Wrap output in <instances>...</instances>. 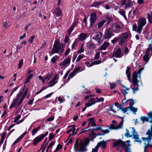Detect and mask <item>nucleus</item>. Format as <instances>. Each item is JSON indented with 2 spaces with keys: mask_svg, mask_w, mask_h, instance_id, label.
<instances>
[{
  "mask_svg": "<svg viewBox=\"0 0 152 152\" xmlns=\"http://www.w3.org/2000/svg\"><path fill=\"white\" fill-rule=\"evenodd\" d=\"M25 86L20 89L15 97L13 99L10 108H18L22 103L24 99L26 97L28 93V89H26L23 92Z\"/></svg>",
  "mask_w": 152,
  "mask_h": 152,
  "instance_id": "obj_1",
  "label": "nucleus"
},
{
  "mask_svg": "<svg viewBox=\"0 0 152 152\" xmlns=\"http://www.w3.org/2000/svg\"><path fill=\"white\" fill-rule=\"evenodd\" d=\"M143 70V68L140 69L137 72L136 71H134L132 75V83L134 86L132 88L133 94L135 93L139 90V88L140 85H142V83L141 80L140 75L142 71Z\"/></svg>",
  "mask_w": 152,
  "mask_h": 152,
  "instance_id": "obj_2",
  "label": "nucleus"
},
{
  "mask_svg": "<svg viewBox=\"0 0 152 152\" xmlns=\"http://www.w3.org/2000/svg\"><path fill=\"white\" fill-rule=\"evenodd\" d=\"M114 142L113 143V148H115L117 150L121 151L124 149H125V152H131L129 148L130 146V141L129 140L124 142L121 139L114 140Z\"/></svg>",
  "mask_w": 152,
  "mask_h": 152,
  "instance_id": "obj_3",
  "label": "nucleus"
},
{
  "mask_svg": "<svg viewBox=\"0 0 152 152\" xmlns=\"http://www.w3.org/2000/svg\"><path fill=\"white\" fill-rule=\"evenodd\" d=\"M131 36V34L130 32L121 33L119 35L118 38H114L111 40V42L113 43H115L118 40V45L122 46L126 39L128 38L130 39Z\"/></svg>",
  "mask_w": 152,
  "mask_h": 152,
  "instance_id": "obj_4",
  "label": "nucleus"
},
{
  "mask_svg": "<svg viewBox=\"0 0 152 152\" xmlns=\"http://www.w3.org/2000/svg\"><path fill=\"white\" fill-rule=\"evenodd\" d=\"M64 45L62 43L55 42L51 51L52 54L58 53L61 55L64 51Z\"/></svg>",
  "mask_w": 152,
  "mask_h": 152,
  "instance_id": "obj_5",
  "label": "nucleus"
},
{
  "mask_svg": "<svg viewBox=\"0 0 152 152\" xmlns=\"http://www.w3.org/2000/svg\"><path fill=\"white\" fill-rule=\"evenodd\" d=\"M77 140L74 145V149L77 152H85L87 151L86 148V142H81L80 145H79Z\"/></svg>",
  "mask_w": 152,
  "mask_h": 152,
  "instance_id": "obj_6",
  "label": "nucleus"
},
{
  "mask_svg": "<svg viewBox=\"0 0 152 152\" xmlns=\"http://www.w3.org/2000/svg\"><path fill=\"white\" fill-rule=\"evenodd\" d=\"M113 31L116 33H118L122 28L121 24L117 22H114L111 26Z\"/></svg>",
  "mask_w": 152,
  "mask_h": 152,
  "instance_id": "obj_7",
  "label": "nucleus"
},
{
  "mask_svg": "<svg viewBox=\"0 0 152 152\" xmlns=\"http://www.w3.org/2000/svg\"><path fill=\"white\" fill-rule=\"evenodd\" d=\"M152 52V41L151 43L149 44V46L147 48L146 51L145 53V55L143 57V61L147 63L149 61L150 58L149 57V55L150 54V52Z\"/></svg>",
  "mask_w": 152,
  "mask_h": 152,
  "instance_id": "obj_8",
  "label": "nucleus"
},
{
  "mask_svg": "<svg viewBox=\"0 0 152 152\" xmlns=\"http://www.w3.org/2000/svg\"><path fill=\"white\" fill-rule=\"evenodd\" d=\"M48 134V132H46L45 134L39 135L35 138L33 140V144L35 145L40 142Z\"/></svg>",
  "mask_w": 152,
  "mask_h": 152,
  "instance_id": "obj_9",
  "label": "nucleus"
},
{
  "mask_svg": "<svg viewBox=\"0 0 152 152\" xmlns=\"http://www.w3.org/2000/svg\"><path fill=\"white\" fill-rule=\"evenodd\" d=\"M89 99L90 100L88 103H86V105L87 107H89L95 104L96 102V98L93 97L91 95H88L84 97V99L86 100Z\"/></svg>",
  "mask_w": 152,
  "mask_h": 152,
  "instance_id": "obj_10",
  "label": "nucleus"
},
{
  "mask_svg": "<svg viewBox=\"0 0 152 152\" xmlns=\"http://www.w3.org/2000/svg\"><path fill=\"white\" fill-rule=\"evenodd\" d=\"M70 56H69L68 57L65 58L62 61L60 62L59 65L65 68L67 67L70 64Z\"/></svg>",
  "mask_w": 152,
  "mask_h": 152,
  "instance_id": "obj_11",
  "label": "nucleus"
},
{
  "mask_svg": "<svg viewBox=\"0 0 152 152\" xmlns=\"http://www.w3.org/2000/svg\"><path fill=\"white\" fill-rule=\"evenodd\" d=\"M93 39L97 41L99 44H101L102 42V34L100 32L95 33L93 34Z\"/></svg>",
  "mask_w": 152,
  "mask_h": 152,
  "instance_id": "obj_12",
  "label": "nucleus"
},
{
  "mask_svg": "<svg viewBox=\"0 0 152 152\" xmlns=\"http://www.w3.org/2000/svg\"><path fill=\"white\" fill-rule=\"evenodd\" d=\"M141 139L143 141L144 144L145 145L144 152H145L147 150V147H152V145L151 143V140L149 142V141H148L147 137H142Z\"/></svg>",
  "mask_w": 152,
  "mask_h": 152,
  "instance_id": "obj_13",
  "label": "nucleus"
},
{
  "mask_svg": "<svg viewBox=\"0 0 152 152\" xmlns=\"http://www.w3.org/2000/svg\"><path fill=\"white\" fill-rule=\"evenodd\" d=\"M97 19L96 13L94 12L91 13L90 15V26H91L94 24Z\"/></svg>",
  "mask_w": 152,
  "mask_h": 152,
  "instance_id": "obj_14",
  "label": "nucleus"
},
{
  "mask_svg": "<svg viewBox=\"0 0 152 152\" xmlns=\"http://www.w3.org/2000/svg\"><path fill=\"white\" fill-rule=\"evenodd\" d=\"M113 32L111 28H109L107 29H106L104 35L105 39H109L110 38L114 35Z\"/></svg>",
  "mask_w": 152,
  "mask_h": 152,
  "instance_id": "obj_15",
  "label": "nucleus"
},
{
  "mask_svg": "<svg viewBox=\"0 0 152 152\" xmlns=\"http://www.w3.org/2000/svg\"><path fill=\"white\" fill-rule=\"evenodd\" d=\"M132 135L133 136V138L135 140L134 141L137 142L140 144L142 143V141L139 138V135L137 134V132L134 128H132Z\"/></svg>",
  "mask_w": 152,
  "mask_h": 152,
  "instance_id": "obj_16",
  "label": "nucleus"
},
{
  "mask_svg": "<svg viewBox=\"0 0 152 152\" xmlns=\"http://www.w3.org/2000/svg\"><path fill=\"white\" fill-rule=\"evenodd\" d=\"M148 118L145 116H141L140 118V119L144 123L145 121H149V119H150L151 120L149 121L150 123H152V112H150L147 114Z\"/></svg>",
  "mask_w": 152,
  "mask_h": 152,
  "instance_id": "obj_17",
  "label": "nucleus"
},
{
  "mask_svg": "<svg viewBox=\"0 0 152 152\" xmlns=\"http://www.w3.org/2000/svg\"><path fill=\"white\" fill-rule=\"evenodd\" d=\"M123 55V53L121 52V49L119 48L117 49L115 53L113 54V57H115L117 58H121Z\"/></svg>",
  "mask_w": 152,
  "mask_h": 152,
  "instance_id": "obj_18",
  "label": "nucleus"
},
{
  "mask_svg": "<svg viewBox=\"0 0 152 152\" xmlns=\"http://www.w3.org/2000/svg\"><path fill=\"white\" fill-rule=\"evenodd\" d=\"M146 23V19L145 18H140L138 20V26L143 27Z\"/></svg>",
  "mask_w": 152,
  "mask_h": 152,
  "instance_id": "obj_19",
  "label": "nucleus"
},
{
  "mask_svg": "<svg viewBox=\"0 0 152 152\" xmlns=\"http://www.w3.org/2000/svg\"><path fill=\"white\" fill-rule=\"evenodd\" d=\"M76 130L75 126V125H71L68 126L66 132L69 133L72 132V133H75Z\"/></svg>",
  "mask_w": 152,
  "mask_h": 152,
  "instance_id": "obj_20",
  "label": "nucleus"
},
{
  "mask_svg": "<svg viewBox=\"0 0 152 152\" xmlns=\"http://www.w3.org/2000/svg\"><path fill=\"white\" fill-rule=\"evenodd\" d=\"M137 12V9L131 10L129 11L128 14V17L131 19H132L134 17Z\"/></svg>",
  "mask_w": 152,
  "mask_h": 152,
  "instance_id": "obj_21",
  "label": "nucleus"
},
{
  "mask_svg": "<svg viewBox=\"0 0 152 152\" xmlns=\"http://www.w3.org/2000/svg\"><path fill=\"white\" fill-rule=\"evenodd\" d=\"M88 34L82 33L80 34L78 36V39L80 41L85 40L88 37Z\"/></svg>",
  "mask_w": 152,
  "mask_h": 152,
  "instance_id": "obj_22",
  "label": "nucleus"
},
{
  "mask_svg": "<svg viewBox=\"0 0 152 152\" xmlns=\"http://www.w3.org/2000/svg\"><path fill=\"white\" fill-rule=\"evenodd\" d=\"M80 70V69L79 68H76L70 74L68 77V80H69L71 78H72L77 73H78V71Z\"/></svg>",
  "mask_w": 152,
  "mask_h": 152,
  "instance_id": "obj_23",
  "label": "nucleus"
},
{
  "mask_svg": "<svg viewBox=\"0 0 152 152\" xmlns=\"http://www.w3.org/2000/svg\"><path fill=\"white\" fill-rule=\"evenodd\" d=\"M101 61L100 60L96 61L91 63H90L89 62H86L85 64L88 67H91L93 66L100 64L101 63Z\"/></svg>",
  "mask_w": 152,
  "mask_h": 152,
  "instance_id": "obj_24",
  "label": "nucleus"
},
{
  "mask_svg": "<svg viewBox=\"0 0 152 152\" xmlns=\"http://www.w3.org/2000/svg\"><path fill=\"white\" fill-rule=\"evenodd\" d=\"M104 2H105L104 1H102L100 2L95 1L92 3V4L91 5V7L99 8V6H100L102 4H104Z\"/></svg>",
  "mask_w": 152,
  "mask_h": 152,
  "instance_id": "obj_25",
  "label": "nucleus"
},
{
  "mask_svg": "<svg viewBox=\"0 0 152 152\" xmlns=\"http://www.w3.org/2000/svg\"><path fill=\"white\" fill-rule=\"evenodd\" d=\"M108 141V140L106 141L103 140L102 141L98 142L96 146H97L98 148H99V147L100 146H101L102 148H105Z\"/></svg>",
  "mask_w": 152,
  "mask_h": 152,
  "instance_id": "obj_26",
  "label": "nucleus"
},
{
  "mask_svg": "<svg viewBox=\"0 0 152 152\" xmlns=\"http://www.w3.org/2000/svg\"><path fill=\"white\" fill-rule=\"evenodd\" d=\"M87 121H88L89 122L88 123V128L90 126H96V124L95 123L94 118H91L87 120Z\"/></svg>",
  "mask_w": 152,
  "mask_h": 152,
  "instance_id": "obj_27",
  "label": "nucleus"
},
{
  "mask_svg": "<svg viewBox=\"0 0 152 152\" xmlns=\"http://www.w3.org/2000/svg\"><path fill=\"white\" fill-rule=\"evenodd\" d=\"M53 13L57 17L61 16L62 15V11L59 7L57 8L54 10Z\"/></svg>",
  "mask_w": 152,
  "mask_h": 152,
  "instance_id": "obj_28",
  "label": "nucleus"
},
{
  "mask_svg": "<svg viewBox=\"0 0 152 152\" xmlns=\"http://www.w3.org/2000/svg\"><path fill=\"white\" fill-rule=\"evenodd\" d=\"M58 81L57 79V77L56 76L54 77L53 79L50 81L49 84V87H51L53 86L55 84H56Z\"/></svg>",
  "mask_w": 152,
  "mask_h": 152,
  "instance_id": "obj_29",
  "label": "nucleus"
},
{
  "mask_svg": "<svg viewBox=\"0 0 152 152\" xmlns=\"http://www.w3.org/2000/svg\"><path fill=\"white\" fill-rule=\"evenodd\" d=\"M132 4L131 0H127L126 3L125 4L124 9L128 10L132 7Z\"/></svg>",
  "mask_w": 152,
  "mask_h": 152,
  "instance_id": "obj_30",
  "label": "nucleus"
},
{
  "mask_svg": "<svg viewBox=\"0 0 152 152\" xmlns=\"http://www.w3.org/2000/svg\"><path fill=\"white\" fill-rule=\"evenodd\" d=\"M110 43L107 42H104L100 47V50H105L109 45Z\"/></svg>",
  "mask_w": 152,
  "mask_h": 152,
  "instance_id": "obj_31",
  "label": "nucleus"
},
{
  "mask_svg": "<svg viewBox=\"0 0 152 152\" xmlns=\"http://www.w3.org/2000/svg\"><path fill=\"white\" fill-rule=\"evenodd\" d=\"M87 129H88V127L82 129L79 134H80L84 132H86V133L89 134L91 133L89 132H93V131L92 130V129H89L88 130H87Z\"/></svg>",
  "mask_w": 152,
  "mask_h": 152,
  "instance_id": "obj_32",
  "label": "nucleus"
},
{
  "mask_svg": "<svg viewBox=\"0 0 152 152\" xmlns=\"http://www.w3.org/2000/svg\"><path fill=\"white\" fill-rule=\"evenodd\" d=\"M131 69V68H129V66H127V69L126 71V74L127 75V77L128 78V79L130 81H131V72L130 71V70Z\"/></svg>",
  "mask_w": 152,
  "mask_h": 152,
  "instance_id": "obj_33",
  "label": "nucleus"
},
{
  "mask_svg": "<svg viewBox=\"0 0 152 152\" xmlns=\"http://www.w3.org/2000/svg\"><path fill=\"white\" fill-rule=\"evenodd\" d=\"M87 47L89 49H93L95 47V45L91 42H88L87 43Z\"/></svg>",
  "mask_w": 152,
  "mask_h": 152,
  "instance_id": "obj_34",
  "label": "nucleus"
},
{
  "mask_svg": "<svg viewBox=\"0 0 152 152\" xmlns=\"http://www.w3.org/2000/svg\"><path fill=\"white\" fill-rule=\"evenodd\" d=\"M118 12L121 15L124 17L126 20H127V19L126 17L125 14L126 12L125 11L122 9H120V10L118 11Z\"/></svg>",
  "mask_w": 152,
  "mask_h": 152,
  "instance_id": "obj_35",
  "label": "nucleus"
},
{
  "mask_svg": "<svg viewBox=\"0 0 152 152\" xmlns=\"http://www.w3.org/2000/svg\"><path fill=\"white\" fill-rule=\"evenodd\" d=\"M41 126L33 129L31 131L32 135L34 136L35 134L40 129Z\"/></svg>",
  "mask_w": 152,
  "mask_h": 152,
  "instance_id": "obj_36",
  "label": "nucleus"
},
{
  "mask_svg": "<svg viewBox=\"0 0 152 152\" xmlns=\"http://www.w3.org/2000/svg\"><path fill=\"white\" fill-rule=\"evenodd\" d=\"M147 18L149 23H152V12H151L150 13H148L147 14Z\"/></svg>",
  "mask_w": 152,
  "mask_h": 152,
  "instance_id": "obj_37",
  "label": "nucleus"
},
{
  "mask_svg": "<svg viewBox=\"0 0 152 152\" xmlns=\"http://www.w3.org/2000/svg\"><path fill=\"white\" fill-rule=\"evenodd\" d=\"M106 20H102L99 22L98 25V28H100L102 27L104 24L105 23Z\"/></svg>",
  "mask_w": 152,
  "mask_h": 152,
  "instance_id": "obj_38",
  "label": "nucleus"
},
{
  "mask_svg": "<svg viewBox=\"0 0 152 152\" xmlns=\"http://www.w3.org/2000/svg\"><path fill=\"white\" fill-rule=\"evenodd\" d=\"M59 58V57H58V56L56 55L51 58V61L53 64H55L56 63V61Z\"/></svg>",
  "mask_w": 152,
  "mask_h": 152,
  "instance_id": "obj_39",
  "label": "nucleus"
},
{
  "mask_svg": "<svg viewBox=\"0 0 152 152\" xmlns=\"http://www.w3.org/2000/svg\"><path fill=\"white\" fill-rule=\"evenodd\" d=\"M107 107H109V108L107 109V111H112L113 113H115L116 111L113 109V104H111L110 106H107Z\"/></svg>",
  "mask_w": 152,
  "mask_h": 152,
  "instance_id": "obj_40",
  "label": "nucleus"
},
{
  "mask_svg": "<svg viewBox=\"0 0 152 152\" xmlns=\"http://www.w3.org/2000/svg\"><path fill=\"white\" fill-rule=\"evenodd\" d=\"M85 57V56L83 54H80L78 56L76 60V62H77L80 61L83 58Z\"/></svg>",
  "mask_w": 152,
  "mask_h": 152,
  "instance_id": "obj_41",
  "label": "nucleus"
},
{
  "mask_svg": "<svg viewBox=\"0 0 152 152\" xmlns=\"http://www.w3.org/2000/svg\"><path fill=\"white\" fill-rule=\"evenodd\" d=\"M84 44H82L80 48V49L77 51V53L78 54L83 53L84 51V49L83 48Z\"/></svg>",
  "mask_w": 152,
  "mask_h": 152,
  "instance_id": "obj_42",
  "label": "nucleus"
},
{
  "mask_svg": "<svg viewBox=\"0 0 152 152\" xmlns=\"http://www.w3.org/2000/svg\"><path fill=\"white\" fill-rule=\"evenodd\" d=\"M124 121L123 118H122V121L121 122H120L119 124L116 126L117 129H121L122 128L123 126V122Z\"/></svg>",
  "mask_w": 152,
  "mask_h": 152,
  "instance_id": "obj_43",
  "label": "nucleus"
},
{
  "mask_svg": "<svg viewBox=\"0 0 152 152\" xmlns=\"http://www.w3.org/2000/svg\"><path fill=\"white\" fill-rule=\"evenodd\" d=\"M130 110L133 112L134 115L136 114V112L137 111V108H135L133 107H130Z\"/></svg>",
  "mask_w": 152,
  "mask_h": 152,
  "instance_id": "obj_44",
  "label": "nucleus"
},
{
  "mask_svg": "<svg viewBox=\"0 0 152 152\" xmlns=\"http://www.w3.org/2000/svg\"><path fill=\"white\" fill-rule=\"evenodd\" d=\"M23 63V59H20L19 62V64L18 66V68L19 69L21 68V66Z\"/></svg>",
  "mask_w": 152,
  "mask_h": 152,
  "instance_id": "obj_45",
  "label": "nucleus"
},
{
  "mask_svg": "<svg viewBox=\"0 0 152 152\" xmlns=\"http://www.w3.org/2000/svg\"><path fill=\"white\" fill-rule=\"evenodd\" d=\"M127 102L129 103L130 107H132V106L134 104V101L131 99H128L127 100Z\"/></svg>",
  "mask_w": 152,
  "mask_h": 152,
  "instance_id": "obj_46",
  "label": "nucleus"
},
{
  "mask_svg": "<svg viewBox=\"0 0 152 152\" xmlns=\"http://www.w3.org/2000/svg\"><path fill=\"white\" fill-rule=\"evenodd\" d=\"M143 27L142 26H138V28L136 31L137 33L139 34H140L142 29Z\"/></svg>",
  "mask_w": 152,
  "mask_h": 152,
  "instance_id": "obj_47",
  "label": "nucleus"
},
{
  "mask_svg": "<svg viewBox=\"0 0 152 152\" xmlns=\"http://www.w3.org/2000/svg\"><path fill=\"white\" fill-rule=\"evenodd\" d=\"M55 135L53 134V133H50L49 134V141H50L52 139L54 138L55 136Z\"/></svg>",
  "mask_w": 152,
  "mask_h": 152,
  "instance_id": "obj_48",
  "label": "nucleus"
},
{
  "mask_svg": "<svg viewBox=\"0 0 152 152\" xmlns=\"http://www.w3.org/2000/svg\"><path fill=\"white\" fill-rule=\"evenodd\" d=\"M120 107L123 113H126L128 109L129 108V107H125L123 108L121 106H120Z\"/></svg>",
  "mask_w": 152,
  "mask_h": 152,
  "instance_id": "obj_49",
  "label": "nucleus"
},
{
  "mask_svg": "<svg viewBox=\"0 0 152 152\" xmlns=\"http://www.w3.org/2000/svg\"><path fill=\"white\" fill-rule=\"evenodd\" d=\"M47 140H48L47 138H46L45 139V141H44V144H43V145H42V149H43V150H45V148H46V145H47V144L48 143V142H47L46 143V144H45V145L44 146V144L46 142H47Z\"/></svg>",
  "mask_w": 152,
  "mask_h": 152,
  "instance_id": "obj_50",
  "label": "nucleus"
},
{
  "mask_svg": "<svg viewBox=\"0 0 152 152\" xmlns=\"http://www.w3.org/2000/svg\"><path fill=\"white\" fill-rule=\"evenodd\" d=\"M62 148V145L60 144L58 145L56 149L54 151V152H56L57 151L60 150Z\"/></svg>",
  "mask_w": 152,
  "mask_h": 152,
  "instance_id": "obj_51",
  "label": "nucleus"
},
{
  "mask_svg": "<svg viewBox=\"0 0 152 152\" xmlns=\"http://www.w3.org/2000/svg\"><path fill=\"white\" fill-rule=\"evenodd\" d=\"M35 37L34 36H31L28 39V42L32 43L33 42V40L34 39Z\"/></svg>",
  "mask_w": 152,
  "mask_h": 152,
  "instance_id": "obj_52",
  "label": "nucleus"
},
{
  "mask_svg": "<svg viewBox=\"0 0 152 152\" xmlns=\"http://www.w3.org/2000/svg\"><path fill=\"white\" fill-rule=\"evenodd\" d=\"M126 133H125V136H126L127 137H132V135L130 134L129 131L128 129H126Z\"/></svg>",
  "mask_w": 152,
  "mask_h": 152,
  "instance_id": "obj_53",
  "label": "nucleus"
},
{
  "mask_svg": "<svg viewBox=\"0 0 152 152\" xmlns=\"http://www.w3.org/2000/svg\"><path fill=\"white\" fill-rule=\"evenodd\" d=\"M100 53L99 52H96L95 55L94 59L96 60L98 59L99 58Z\"/></svg>",
  "mask_w": 152,
  "mask_h": 152,
  "instance_id": "obj_54",
  "label": "nucleus"
},
{
  "mask_svg": "<svg viewBox=\"0 0 152 152\" xmlns=\"http://www.w3.org/2000/svg\"><path fill=\"white\" fill-rule=\"evenodd\" d=\"M106 19L107 20V24H109L113 20L112 18L107 16H106Z\"/></svg>",
  "mask_w": 152,
  "mask_h": 152,
  "instance_id": "obj_55",
  "label": "nucleus"
},
{
  "mask_svg": "<svg viewBox=\"0 0 152 152\" xmlns=\"http://www.w3.org/2000/svg\"><path fill=\"white\" fill-rule=\"evenodd\" d=\"M117 127H116V126H115L114 125L111 124L109 127L110 130H111V129H117Z\"/></svg>",
  "mask_w": 152,
  "mask_h": 152,
  "instance_id": "obj_56",
  "label": "nucleus"
},
{
  "mask_svg": "<svg viewBox=\"0 0 152 152\" xmlns=\"http://www.w3.org/2000/svg\"><path fill=\"white\" fill-rule=\"evenodd\" d=\"M21 118V115H18L15 118L14 121V122L15 123H16Z\"/></svg>",
  "mask_w": 152,
  "mask_h": 152,
  "instance_id": "obj_57",
  "label": "nucleus"
},
{
  "mask_svg": "<svg viewBox=\"0 0 152 152\" xmlns=\"http://www.w3.org/2000/svg\"><path fill=\"white\" fill-rule=\"evenodd\" d=\"M96 99L97 100L96 102H100L103 101L104 99L103 97H101L99 98H98L97 97H96Z\"/></svg>",
  "mask_w": 152,
  "mask_h": 152,
  "instance_id": "obj_58",
  "label": "nucleus"
},
{
  "mask_svg": "<svg viewBox=\"0 0 152 152\" xmlns=\"http://www.w3.org/2000/svg\"><path fill=\"white\" fill-rule=\"evenodd\" d=\"M53 94V93L51 92V93L47 94V95L43 97V99H47L49 97H50L52 96V95Z\"/></svg>",
  "mask_w": 152,
  "mask_h": 152,
  "instance_id": "obj_59",
  "label": "nucleus"
},
{
  "mask_svg": "<svg viewBox=\"0 0 152 152\" xmlns=\"http://www.w3.org/2000/svg\"><path fill=\"white\" fill-rule=\"evenodd\" d=\"M54 117H50L46 119V121L50 122L53 121L54 120Z\"/></svg>",
  "mask_w": 152,
  "mask_h": 152,
  "instance_id": "obj_60",
  "label": "nucleus"
},
{
  "mask_svg": "<svg viewBox=\"0 0 152 152\" xmlns=\"http://www.w3.org/2000/svg\"><path fill=\"white\" fill-rule=\"evenodd\" d=\"M124 52L125 55H127L129 52V49L128 48L126 47L124 48Z\"/></svg>",
  "mask_w": 152,
  "mask_h": 152,
  "instance_id": "obj_61",
  "label": "nucleus"
},
{
  "mask_svg": "<svg viewBox=\"0 0 152 152\" xmlns=\"http://www.w3.org/2000/svg\"><path fill=\"white\" fill-rule=\"evenodd\" d=\"M69 40V39L67 35H66L64 39V42L65 43H68Z\"/></svg>",
  "mask_w": 152,
  "mask_h": 152,
  "instance_id": "obj_62",
  "label": "nucleus"
},
{
  "mask_svg": "<svg viewBox=\"0 0 152 152\" xmlns=\"http://www.w3.org/2000/svg\"><path fill=\"white\" fill-rule=\"evenodd\" d=\"M102 129L101 126H98L96 128H95L94 129V130L95 131H97L99 130L101 132H102Z\"/></svg>",
  "mask_w": 152,
  "mask_h": 152,
  "instance_id": "obj_63",
  "label": "nucleus"
},
{
  "mask_svg": "<svg viewBox=\"0 0 152 152\" xmlns=\"http://www.w3.org/2000/svg\"><path fill=\"white\" fill-rule=\"evenodd\" d=\"M70 50L69 48H68L64 53V55L65 56H67L69 53Z\"/></svg>",
  "mask_w": 152,
  "mask_h": 152,
  "instance_id": "obj_64",
  "label": "nucleus"
}]
</instances>
